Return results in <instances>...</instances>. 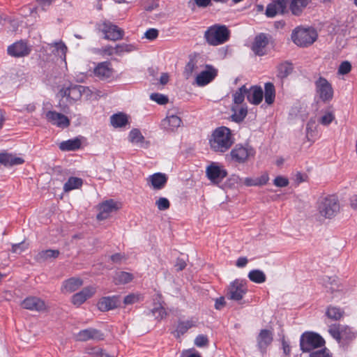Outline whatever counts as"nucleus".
<instances>
[{
  "mask_svg": "<svg viewBox=\"0 0 357 357\" xmlns=\"http://www.w3.org/2000/svg\"><path fill=\"white\" fill-rule=\"evenodd\" d=\"M344 312L340 307L330 305L326 310V315L331 319L340 320L344 315Z\"/></svg>",
  "mask_w": 357,
  "mask_h": 357,
  "instance_id": "obj_39",
  "label": "nucleus"
},
{
  "mask_svg": "<svg viewBox=\"0 0 357 357\" xmlns=\"http://www.w3.org/2000/svg\"><path fill=\"white\" fill-rule=\"evenodd\" d=\"M181 119L176 116L172 115L163 121V126L167 130L173 131L181 126Z\"/></svg>",
  "mask_w": 357,
  "mask_h": 357,
  "instance_id": "obj_35",
  "label": "nucleus"
},
{
  "mask_svg": "<svg viewBox=\"0 0 357 357\" xmlns=\"http://www.w3.org/2000/svg\"><path fill=\"white\" fill-rule=\"evenodd\" d=\"M101 31L105 34L104 38L109 40H119L123 38L124 31L110 22L102 24Z\"/></svg>",
  "mask_w": 357,
  "mask_h": 357,
  "instance_id": "obj_10",
  "label": "nucleus"
},
{
  "mask_svg": "<svg viewBox=\"0 0 357 357\" xmlns=\"http://www.w3.org/2000/svg\"><path fill=\"white\" fill-rule=\"evenodd\" d=\"M268 175L265 173L262 174L261 176L256 178L257 185H265L268 181Z\"/></svg>",
  "mask_w": 357,
  "mask_h": 357,
  "instance_id": "obj_60",
  "label": "nucleus"
},
{
  "mask_svg": "<svg viewBox=\"0 0 357 357\" xmlns=\"http://www.w3.org/2000/svg\"><path fill=\"white\" fill-rule=\"evenodd\" d=\"M265 92H264V98L265 102L268 105H271L275 100V89L273 84L271 82H267L265 84L264 86Z\"/></svg>",
  "mask_w": 357,
  "mask_h": 357,
  "instance_id": "obj_36",
  "label": "nucleus"
},
{
  "mask_svg": "<svg viewBox=\"0 0 357 357\" xmlns=\"http://www.w3.org/2000/svg\"><path fill=\"white\" fill-rule=\"evenodd\" d=\"M150 98L160 105H165L168 102L167 96L158 93H151Z\"/></svg>",
  "mask_w": 357,
  "mask_h": 357,
  "instance_id": "obj_49",
  "label": "nucleus"
},
{
  "mask_svg": "<svg viewBox=\"0 0 357 357\" xmlns=\"http://www.w3.org/2000/svg\"><path fill=\"white\" fill-rule=\"evenodd\" d=\"M24 160L7 153H0V163L4 166H14L23 164Z\"/></svg>",
  "mask_w": 357,
  "mask_h": 357,
  "instance_id": "obj_28",
  "label": "nucleus"
},
{
  "mask_svg": "<svg viewBox=\"0 0 357 357\" xmlns=\"http://www.w3.org/2000/svg\"><path fill=\"white\" fill-rule=\"evenodd\" d=\"M83 184L82 178L77 177L71 176L68 178L67 182L63 185V190L65 192H69L74 189L79 188Z\"/></svg>",
  "mask_w": 357,
  "mask_h": 357,
  "instance_id": "obj_37",
  "label": "nucleus"
},
{
  "mask_svg": "<svg viewBox=\"0 0 357 357\" xmlns=\"http://www.w3.org/2000/svg\"><path fill=\"white\" fill-rule=\"evenodd\" d=\"M232 111L234 113L231 116V119L233 121L236 123H240L243 121L248 114L247 108L241 107L236 108L235 107H232Z\"/></svg>",
  "mask_w": 357,
  "mask_h": 357,
  "instance_id": "obj_40",
  "label": "nucleus"
},
{
  "mask_svg": "<svg viewBox=\"0 0 357 357\" xmlns=\"http://www.w3.org/2000/svg\"><path fill=\"white\" fill-rule=\"evenodd\" d=\"M204 37L208 45L218 46L229 40L230 31L226 25L215 24L206 29Z\"/></svg>",
  "mask_w": 357,
  "mask_h": 357,
  "instance_id": "obj_2",
  "label": "nucleus"
},
{
  "mask_svg": "<svg viewBox=\"0 0 357 357\" xmlns=\"http://www.w3.org/2000/svg\"><path fill=\"white\" fill-rule=\"evenodd\" d=\"M338 279L336 277H326L324 278V285L331 293L339 291Z\"/></svg>",
  "mask_w": 357,
  "mask_h": 357,
  "instance_id": "obj_42",
  "label": "nucleus"
},
{
  "mask_svg": "<svg viewBox=\"0 0 357 357\" xmlns=\"http://www.w3.org/2000/svg\"><path fill=\"white\" fill-rule=\"evenodd\" d=\"M206 172L208 178L214 183H219L227 176L225 169H221L213 164L206 168Z\"/></svg>",
  "mask_w": 357,
  "mask_h": 357,
  "instance_id": "obj_18",
  "label": "nucleus"
},
{
  "mask_svg": "<svg viewBox=\"0 0 357 357\" xmlns=\"http://www.w3.org/2000/svg\"><path fill=\"white\" fill-rule=\"evenodd\" d=\"M248 278L255 283H263L266 281V277L262 271L255 269L250 271Z\"/></svg>",
  "mask_w": 357,
  "mask_h": 357,
  "instance_id": "obj_41",
  "label": "nucleus"
},
{
  "mask_svg": "<svg viewBox=\"0 0 357 357\" xmlns=\"http://www.w3.org/2000/svg\"><path fill=\"white\" fill-rule=\"evenodd\" d=\"M324 339L318 333L306 331L300 338V348L303 353H311L312 350L324 347Z\"/></svg>",
  "mask_w": 357,
  "mask_h": 357,
  "instance_id": "obj_4",
  "label": "nucleus"
},
{
  "mask_svg": "<svg viewBox=\"0 0 357 357\" xmlns=\"http://www.w3.org/2000/svg\"><path fill=\"white\" fill-rule=\"evenodd\" d=\"M218 75V70L211 65H206V70L199 73L195 82L199 86H203L212 82Z\"/></svg>",
  "mask_w": 357,
  "mask_h": 357,
  "instance_id": "obj_11",
  "label": "nucleus"
},
{
  "mask_svg": "<svg viewBox=\"0 0 357 357\" xmlns=\"http://www.w3.org/2000/svg\"><path fill=\"white\" fill-rule=\"evenodd\" d=\"M282 344L283 353L286 356L290 355L291 347L289 345V343L287 341L285 340L284 337L282 339Z\"/></svg>",
  "mask_w": 357,
  "mask_h": 357,
  "instance_id": "obj_61",
  "label": "nucleus"
},
{
  "mask_svg": "<svg viewBox=\"0 0 357 357\" xmlns=\"http://www.w3.org/2000/svg\"><path fill=\"white\" fill-rule=\"evenodd\" d=\"M22 306L25 309L37 312L45 311L47 307L45 301L36 296L25 298L22 302Z\"/></svg>",
  "mask_w": 357,
  "mask_h": 357,
  "instance_id": "obj_19",
  "label": "nucleus"
},
{
  "mask_svg": "<svg viewBox=\"0 0 357 357\" xmlns=\"http://www.w3.org/2000/svg\"><path fill=\"white\" fill-rule=\"evenodd\" d=\"M291 38L298 46L307 47L317 40V33L312 29H298L292 33Z\"/></svg>",
  "mask_w": 357,
  "mask_h": 357,
  "instance_id": "obj_5",
  "label": "nucleus"
},
{
  "mask_svg": "<svg viewBox=\"0 0 357 357\" xmlns=\"http://www.w3.org/2000/svg\"><path fill=\"white\" fill-rule=\"evenodd\" d=\"M293 70L294 66L292 63L288 61H283L277 66V76L281 79H285L292 73Z\"/></svg>",
  "mask_w": 357,
  "mask_h": 357,
  "instance_id": "obj_30",
  "label": "nucleus"
},
{
  "mask_svg": "<svg viewBox=\"0 0 357 357\" xmlns=\"http://www.w3.org/2000/svg\"><path fill=\"white\" fill-rule=\"evenodd\" d=\"M195 344L199 347L207 346L208 344L207 336L204 335H199L195 340Z\"/></svg>",
  "mask_w": 357,
  "mask_h": 357,
  "instance_id": "obj_54",
  "label": "nucleus"
},
{
  "mask_svg": "<svg viewBox=\"0 0 357 357\" xmlns=\"http://www.w3.org/2000/svg\"><path fill=\"white\" fill-rule=\"evenodd\" d=\"M121 303L119 296H106L102 297L98 302V308L102 312H107L114 310L119 306Z\"/></svg>",
  "mask_w": 357,
  "mask_h": 357,
  "instance_id": "obj_17",
  "label": "nucleus"
},
{
  "mask_svg": "<svg viewBox=\"0 0 357 357\" xmlns=\"http://www.w3.org/2000/svg\"><path fill=\"white\" fill-rule=\"evenodd\" d=\"M151 312L153 314V316L155 317V319L158 321H160L161 319L166 317L167 314L165 309L162 306L153 308V310H151Z\"/></svg>",
  "mask_w": 357,
  "mask_h": 357,
  "instance_id": "obj_48",
  "label": "nucleus"
},
{
  "mask_svg": "<svg viewBox=\"0 0 357 357\" xmlns=\"http://www.w3.org/2000/svg\"><path fill=\"white\" fill-rule=\"evenodd\" d=\"M255 151L250 146L237 144L231 151L230 156L233 160L238 163L246 162L250 157H254Z\"/></svg>",
  "mask_w": 357,
  "mask_h": 357,
  "instance_id": "obj_8",
  "label": "nucleus"
},
{
  "mask_svg": "<svg viewBox=\"0 0 357 357\" xmlns=\"http://www.w3.org/2000/svg\"><path fill=\"white\" fill-rule=\"evenodd\" d=\"M85 87L81 85H70L67 88H63L60 90L59 94L62 97L73 100V102L79 100L84 92Z\"/></svg>",
  "mask_w": 357,
  "mask_h": 357,
  "instance_id": "obj_13",
  "label": "nucleus"
},
{
  "mask_svg": "<svg viewBox=\"0 0 357 357\" xmlns=\"http://www.w3.org/2000/svg\"><path fill=\"white\" fill-rule=\"evenodd\" d=\"M273 183L277 187H286L289 185V180L285 177L278 176L274 179Z\"/></svg>",
  "mask_w": 357,
  "mask_h": 357,
  "instance_id": "obj_57",
  "label": "nucleus"
},
{
  "mask_svg": "<svg viewBox=\"0 0 357 357\" xmlns=\"http://www.w3.org/2000/svg\"><path fill=\"white\" fill-rule=\"evenodd\" d=\"M148 181L151 183L153 189L160 190L165 187L167 181V176L162 173H155L149 176Z\"/></svg>",
  "mask_w": 357,
  "mask_h": 357,
  "instance_id": "obj_27",
  "label": "nucleus"
},
{
  "mask_svg": "<svg viewBox=\"0 0 357 357\" xmlns=\"http://www.w3.org/2000/svg\"><path fill=\"white\" fill-rule=\"evenodd\" d=\"M155 205L158 210L165 211L167 210L170 206L169 200L165 197H160L156 202Z\"/></svg>",
  "mask_w": 357,
  "mask_h": 357,
  "instance_id": "obj_51",
  "label": "nucleus"
},
{
  "mask_svg": "<svg viewBox=\"0 0 357 357\" xmlns=\"http://www.w3.org/2000/svg\"><path fill=\"white\" fill-rule=\"evenodd\" d=\"M245 96H247V88L243 85L233 95L234 103L237 105L241 104Z\"/></svg>",
  "mask_w": 357,
  "mask_h": 357,
  "instance_id": "obj_44",
  "label": "nucleus"
},
{
  "mask_svg": "<svg viewBox=\"0 0 357 357\" xmlns=\"http://www.w3.org/2000/svg\"><path fill=\"white\" fill-rule=\"evenodd\" d=\"M196 326V321L190 319L187 321H179L175 333L177 338L185 334L190 328Z\"/></svg>",
  "mask_w": 357,
  "mask_h": 357,
  "instance_id": "obj_31",
  "label": "nucleus"
},
{
  "mask_svg": "<svg viewBox=\"0 0 357 357\" xmlns=\"http://www.w3.org/2000/svg\"><path fill=\"white\" fill-rule=\"evenodd\" d=\"M318 211L319 214L326 218H331L340 211V204L335 195H328L322 197L318 202Z\"/></svg>",
  "mask_w": 357,
  "mask_h": 357,
  "instance_id": "obj_3",
  "label": "nucleus"
},
{
  "mask_svg": "<svg viewBox=\"0 0 357 357\" xmlns=\"http://www.w3.org/2000/svg\"><path fill=\"white\" fill-rule=\"evenodd\" d=\"M310 357H331L329 351L326 348L310 353Z\"/></svg>",
  "mask_w": 357,
  "mask_h": 357,
  "instance_id": "obj_59",
  "label": "nucleus"
},
{
  "mask_svg": "<svg viewBox=\"0 0 357 357\" xmlns=\"http://www.w3.org/2000/svg\"><path fill=\"white\" fill-rule=\"evenodd\" d=\"M330 334L338 341L340 344L344 346L356 337V334L351 329L343 325H334L328 330Z\"/></svg>",
  "mask_w": 357,
  "mask_h": 357,
  "instance_id": "obj_6",
  "label": "nucleus"
},
{
  "mask_svg": "<svg viewBox=\"0 0 357 357\" xmlns=\"http://www.w3.org/2000/svg\"><path fill=\"white\" fill-rule=\"evenodd\" d=\"M103 339V333L100 331L93 328L82 330L77 334V340L79 341L102 340Z\"/></svg>",
  "mask_w": 357,
  "mask_h": 357,
  "instance_id": "obj_22",
  "label": "nucleus"
},
{
  "mask_svg": "<svg viewBox=\"0 0 357 357\" xmlns=\"http://www.w3.org/2000/svg\"><path fill=\"white\" fill-rule=\"evenodd\" d=\"M268 44V38L266 34L260 33L255 38L251 49L256 55L263 56L266 54V46Z\"/></svg>",
  "mask_w": 357,
  "mask_h": 357,
  "instance_id": "obj_14",
  "label": "nucleus"
},
{
  "mask_svg": "<svg viewBox=\"0 0 357 357\" xmlns=\"http://www.w3.org/2000/svg\"><path fill=\"white\" fill-rule=\"evenodd\" d=\"M104 351L99 347H93L89 352V354L95 356V357H102Z\"/></svg>",
  "mask_w": 357,
  "mask_h": 357,
  "instance_id": "obj_62",
  "label": "nucleus"
},
{
  "mask_svg": "<svg viewBox=\"0 0 357 357\" xmlns=\"http://www.w3.org/2000/svg\"><path fill=\"white\" fill-rule=\"evenodd\" d=\"M248 289L245 282L243 280H236L231 282L227 289V298L236 301H241Z\"/></svg>",
  "mask_w": 357,
  "mask_h": 357,
  "instance_id": "obj_9",
  "label": "nucleus"
},
{
  "mask_svg": "<svg viewBox=\"0 0 357 357\" xmlns=\"http://www.w3.org/2000/svg\"><path fill=\"white\" fill-rule=\"evenodd\" d=\"M200 59L199 54L196 52L188 56V62L186 63L183 71V75L187 79L190 77L194 73L198 72Z\"/></svg>",
  "mask_w": 357,
  "mask_h": 357,
  "instance_id": "obj_15",
  "label": "nucleus"
},
{
  "mask_svg": "<svg viewBox=\"0 0 357 357\" xmlns=\"http://www.w3.org/2000/svg\"><path fill=\"white\" fill-rule=\"evenodd\" d=\"M226 302L224 297H220L215 300V307L216 310H221L225 306Z\"/></svg>",
  "mask_w": 357,
  "mask_h": 357,
  "instance_id": "obj_63",
  "label": "nucleus"
},
{
  "mask_svg": "<svg viewBox=\"0 0 357 357\" xmlns=\"http://www.w3.org/2000/svg\"><path fill=\"white\" fill-rule=\"evenodd\" d=\"M186 266V263L183 259H177L175 267L177 271H181L183 270Z\"/></svg>",
  "mask_w": 357,
  "mask_h": 357,
  "instance_id": "obj_64",
  "label": "nucleus"
},
{
  "mask_svg": "<svg viewBox=\"0 0 357 357\" xmlns=\"http://www.w3.org/2000/svg\"><path fill=\"white\" fill-rule=\"evenodd\" d=\"M80 146L81 141L77 138L63 141L59 144V149L64 151H75L79 149Z\"/></svg>",
  "mask_w": 357,
  "mask_h": 357,
  "instance_id": "obj_33",
  "label": "nucleus"
},
{
  "mask_svg": "<svg viewBox=\"0 0 357 357\" xmlns=\"http://www.w3.org/2000/svg\"><path fill=\"white\" fill-rule=\"evenodd\" d=\"M82 285V281L80 279L72 278L63 282V291L71 293L78 289Z\"/></svg>",
  "mask_w": 357,
  "mask_h": 357,
  "instance_id": "obj_32",
  "label": "nucleus"
},
{
  "mask_svg": "<svg viewBox=\"0 0 357 357\" xmlns=\"http://www.w3.org/2000/svg\"><path fill=\"white\" fill-rule=\"evenodd\" d=\"M159 31L156 29H149L144 33V37L150 40L156 39L158 36Z\"/></svg>",
  "mask_w": 357,
  "mask_h": 357,
  "instance_id": "obj_58",
  "label": "nucleus"
},
{
  "mask_svg": "<svg viewBox=\"0 0 357 357\" xmlns=\"http://www.w3.org/2000/svg\"><path fill=\"white\" fill-rule=\"evenodd\" d=\"M46 119L52 124L60 128H67L70 125V120L65 115L54 111H49L45 114Z\"/></svg>",
  "mask_w": 357,
  "mask_h": 357,
  "instance_id": "obj_21",
  "label": "nucleus"
},
{
  "mask_svg": "<svg viewBox=\"0 0 357 357\" xmlns=\"http://www.w3.org/2000/svg\"><path fill=\"white\" fill-rule=\"evenodd\" d=\"M314 84L316 92L324 102H328L333 99V89L331 84L325 77H319Z\"/></svg>",
  "mask_w": 357,
  "mask_h": 357,
  "instance_id": "obj_7",
  "label": "nucleus"
},
{
  "mask_svg": "<svg viewBox=\"0 0 357 357\" xmlns=\"http://www.w3.org/2000/svg\"><path fill=\"white\" fill-rule=\"evenodd\" d=\"M139 300V296L138 294H130L125 296L123 303L125 305H132L137 303Z\"/></svg>",
  "mask_w": 357,
  "mask_h": 357,
  "instance_id": "obj_56",
  "label": "nucleus"
},
{
  "mask_svg": "<svg viewBox=\"0 0 357 357\" xmlns=\"http://www.w3.org/2000/svg\"><path fill=\"white\" fill-rule=\"evenodd\" d=\"M132 275L127 272H120L114 278L116 284H126L132 280Z\"/></svg>",
  "mask_w": 357,
  "mask_h": 357,
  "instance_id": "obj_43",
  "label": "nucleus"
},
{
  "mask_svg": "<svg viewBox=\"0 0 357 357\" xmlns=\"http://www.w3.org/2000/svg\"><path fill=\"white\" fill-rule=\"evenodd\" d=\"M257 341L259 349L262 354H264L266 347L270 345L273 341L271 332L266 329L261 330L257 337Z\"/></svg>",
  "mask_w": 357,
  "mask_h": 357,
  "instance_id": "obj_23",
  "label": "nucleus"
},
{
  "mask_svg": "<svg viewBox=\"0 0 357 357\" xmlns=\"http://www.w3.org/2000/svg\"><path fill=\"white\" fill-rule=\"evenodd\" d=\"M31 49L27 44L22 41H18L8 47V54L14 57H23L29 54Z\"/></svg>",
  "mask_w": 357,
  "mask_h": 357,
  "instance_id": "obj_16",
  "label": "nucleus"
},
{
  "mask_svg": "<svg viewBox=\"0 0 357 357\" xmlns=\"http://www.w3.org/2000/svg\"><path fill=\"white\" fill-rule=\"evenodd\" d=\"M311 0H291L289 8L294 15H299Z\"/></svg>",
  "mask_w": 357,
  "mask_h": 357,
  "instance_id": "obj_34",
  "label": "nucleus"
},
{
  "mask_svg": "<svg viewBox=\"0 0 357 357\" xmlns=\"http://www.w3.org/2000/svg\"><path fill=\"white\" fill-rule=\"evenodd\" d=\"M112 125L115 128L125 126L128 123L127 116L123 113L113 114L110 118Z\"/></svg>",
  "mask_w": 357,
  "mask_h": 357,
  "instance_id": "obj_38",
  "label": "nucleus"
},
{
  "mask_svg": "<svg viewBox=\"0 0 357 357\" xmlns=\"http://www.w3.org/2000/svg\"><path fill=\"white\" fill-rule=\"evenodd\" d=\"M335 119L334 114L331 112H326L323 116L319 119V122L321 124L324 126L329 125L333 120Z\"/></svg>",
  "mask_w": 357,
  "mask_h": 357,
  "instance_id": "obj_53",
  "label": "nucleus"
},
{
  "mask_svg": "<svg viewBox=\"0 0 357 357\" xmlns=\"http://www.w3.org/2000/svg\"><path fill=\"white\" fill-rule=\"evenodd\" d=\"M211 3V0H190L188 5L192 10H194L196 6L200 8H206L210 6Z\"/></svg>",
  "mask_w": 357,
  "mask_h": 357,
  "instance_id": "obj_47",
  "label": "nucleus"
},
{
  "mask_svg": "<svg viewBox=\"0 0 357 357\" xmlns=\"http://www.w3.org/2000/svg\"><path fill=\"white\" fill-rule=\"evenodd\" d=\"M351 70V64L348 61H342L339 68H338V73L340 75H347Z\"/></svg>",
  "mask_w": 357,
  "mask_h": 357,
  "instance_id": "obj_52",
  "label": "nucleus"
},
{
  "mask_svg": "<svg viewBox=\"0 0 357 357\" xmlns=\"http://www.w3.org/2000/svg\"><path fill=\"white\" fill-rule=\"evenodd\" d=\"M114 49L115 54L118 55H121L123 52H130L137 50L135 45L126 43L116 45Z\"/></svg>",
  "mask_w": 357,
  "mask_h": 357,
  "instance_id": "obj_45",
  "label": "nucleus"
},
{
  "mask_svg": "<svg viewBox=\"0 0 357 357\" xmlns=\"http://www.w3.org/2000/svg\"><path fill=\"white\" fill-rule=\"evenodd\" d=\"M130 141L132 143H142L144 141V137L139 130L132 129L129 134Z\"/></svg>",
  "mask_w": 357,
  "mask_h": 357,
  "instance_id": "obj_46",
  "label": "nucleus"
},
{
  "mask_svg": "<svg viewBox=\"0 0 357 357\" xmlns=\"http://www.w3.org/2000/svg\"><path fill=\"white\" fill-rule=\"evenodd\" d=\"M60 252L58 250L50 249L42 250L35 256V260L38 263H43L46 261L57 258Z\"/></svg>",
  "mask_w": 357,
  "mask_h": 357,
  "instance_id": "obj_29",
  "label": "nucleus"
},
{
  "mask_svg": "<svg viewBox=\"0 0 357 357\" xmlns=\"http://www.w3.org/2000/svg\"><path fill=\"white\" fill-rule=\"evenodd\" d=\"M94 74L100 79L109 78L112 75V69L110 68V63L107 61L101 62L94 69Z\"/></svg>",
  "mask_w": 357,
  "mask_h": 357,
  "instance_id": "obj_26",
  "label": "nucleus"
},
{
  "mask_svg": "<svg viewBox=\"0 0 357 357\" xmlns=\"http://www.w3.org/2000/svg\"><path fill=\"white\" fill-rule=\"evenodd\" d=\"M288 3L289 0L274 1L267 6L265 14L268 17H273L278 13H284Z\"/></svg>",
  "mask_w": 357,
  "mask_h": 357,
  "instance_id": "obj_20",
  "label": "nucleus"
},
{
  "mask_svg": "<svg viewBox=\"0 0 357 357\" xmlns=\"http://www.w3.org/2000/svg\"><path fill=\"white\" fill-rule=\"evenodd\" d=\"M211 149L216 152L224 153L234 144L231 130L225 126L216 128L210 139Z\"/></svg>",
  "mask_w": 357,
  "mask_h": 357,
  "instance_id": "obj_1",
  "label": "nucleus"
},
{
  "mask_svg": "<svg viewBox=\"0 0 357 357\" xmlns=\"http://www.w3.org/2000/svg\"><path fill=\"white\" fill-rule=\"evenodd\" d=\"M53 46L55 47L57 54L60 57H63V59H66V54L67 52V47L66 45L61 41L60 42H56L53 44Z\"/></svg>",
  "mask_w": 357,
  "mask_h": 357,
  "instance_id": "obj_50",
  "label": "nucleus"
},
{
  "mask_svg": "<svg viewBox=\"0 0 357 357\" xmlns=\"http://www.w3.org/2000/svg\"><path fill=\"white\" fill-rule=\"evenodd\" d=\"M247 99L254 105H259L263 99L262 89L257 86H253L250 89H247Z\"/></svg>",
  "mask_w": 357,
  "mask_h": 357,
  "instance_id": "obj_25",
  "label": "nucleus"
},
{
  "mask_svg": "<svg viewBox=\"0 0 357 357\" xmlns=\"http://www.w3.org/2000/svg\"><path fill=\"white\" fill-rule=\"evenodd\" d=\"M96 292V288L93 287H87L84 288L81 291L74 294L72 297V303L75 305H80L84 303L86 299L91 297Z\"/></svg>",
  "mask_w": 357,
  "mask_h": 357,
  "instance_id": "obj_24",
  "label": "nucleus"
},
{
  "mask_svg": "<svg viewBox=\"0 0 357 357\" xmlns=\"http://www.w3.org/2000/svg\"><path fill=\"white\" fill-rule=\"evenodd\" d=\"M144 9L148 12L158 8L159 7L158 0H150L149 3H142Z\"/></svg>",
  "mask_w": 357,
  "mask_h": 357,
  "instance_id": "obj_55",
  "label": "nucleus"
},
{
  "mask_svg": "<svg viewBox=\"0 0 357 357\" xmlns=\"http://www.w3.org/2000/svg\"><path fill=\"white\" fill-rule=\"evenodd\" d=\"M119 209V206L113 199L106 200L99 205V213L97 215L98 220H103L109 218L110 213Z\"/></svg>",
  "mask_w": 357,
  "mask_h": 357,
  "instance_id": "obj_12",
  "label": "nucleus"
}]
</instances>
